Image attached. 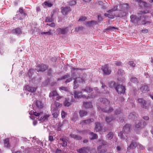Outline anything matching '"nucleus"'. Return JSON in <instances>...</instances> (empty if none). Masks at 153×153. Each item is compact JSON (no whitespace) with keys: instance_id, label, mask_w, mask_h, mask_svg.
Returning <instances> with one entry per match:
<instances>
[{"instance_id":"obj_1","label":"nucleus","mask_w":153,"mask_h":153,"mask_svg":"<svg viewBox=\"0 0 153 153\" xmlns=\"http://www.w3.org/2000/svg\"><path fill=\"white\" fill-rule=\"evenodd\" d=\"M143 13H149V12L147 10H145L143 12L142 11L140 12V13H138L137 15H131L130 16L131 21L134 23H137L143 16L142 15L143 14Z\"/></svg>"},{"instance_id":"obj_2","label":"nucleus","mask_w":153,"mask_h":153,"mask_svg":"<svg viewBox=\"0 0 153 153\" xmlns=\"http://www.w3.org/2000/svg\"><path fill=\"white\" fill-rule=\"evenodd\" d=\"M113 117L115 119H116L118 121V119L122 123L124 120V117H123V115L121 113V109L119 108L116 109L114 112Z\"/></svg>"},{"instance_id":"obj_3","label":"nucleus","mask_w":153,"mask_h":153,"mask_svg":"<svg viewBox=\"0 0 153 153\" xmlns=\"http://www.w3.org/2000/svg\"><path fill=\"white\" fill-rule=\"evenodd\" d=\"M94 90L95 91V92H93L90 95L86 96L84 94L82 95L81 94V98H82L86 99H88L90 98H94L97 95V94L99 93L98 89L97 87L94 88Z\"/></svg>"},{"instance_id":"obj_4","label":"nucleus","mask_w":153,"mask_h":153,"mask_svg":"<svg viewBox=\"0 0 153 153\" xmlns=\"http://www.w3.org/2000/svg\"><path fill=\"white\" fill-rule=\"evenodd\" d=\"M117 6L116 5L114 6L113 8L107 11L108 13V14L105 13V16L106 17H107L109 18L113 19L114 18V14H113V13L115 10H117Z\"/></svg>"},{"instance_id":"obj_5","label":"nucleus","mask_w":153,"mask_h":153,"mask_svg":"<svg viewBox=\"0 0 153 153\" xmlns=\"http://www.w3.org/2000/svg\"><path fill=\"white\" fill-rule=\"evenodd\" d=\"M125 74V73L123 70L121 69H120L118 70L117 72L118 77L117 80L120 82H123L124 79V76Z\"/></svg>"},{"instance_id":"obj_6","label":"nucleus","mask_w":153,"mask_h":153,"mask_svg":"<svg viewBox=\"0 0 153 153\" xmlns=\"http://www.w3.org/2000/svg\"><path fill=\"white\" fill-rule=\"evenodd\" d=\"M137 102L140 104L142 107L146 109L148 108L149 104L147 103V101L143 98H138L137 100Z\"/></svg>"},{"instance_id":"obj_7","label":"nucleus","mask_w":153,"mask_h":153,"mask_svg":"<svg viewBox=\"0 0 153 153\" xmlns=\"http://www.w3.org/2000/svg\"><path fill=\"white\" fill-rule=\"evenodd\" d=\"M115 90L118 94H123L125 92V87L121 85H118L116 87Z\"/></svg>"},{"instance_id":"obj_8","label":"nucleus","mask_w":153,"mask_h":153,"mask_svg":"<svg viewBox=\"0 0 153 153\" xmlns=\"http://www.w3.org/2000/svg\"><path fill=\"white\" fill-rule=\"evenodd\" d=\"M146 123L144 121L141 120L135 126V130H139L143 128L146 125Z\"/></svg>"},{"instance_id":"obj_9","label":"nucleus","mask_w":153,"mask_h":153,"mask_svg":"<svg viewBox=\"0 0 153 153\" xmlns=\"http://www.w3.org/2000/svg\"><path fill=\"white\" fill-rule=\"evenodd\" d=\"M36 70L37 71H44L47 69L48 67L46 65L41 64L37 65V66H36Z\"/></svg>"},{"instance_id":"obj_10","label":"nucleus","mask_w":153,"mask_h":153,"mask_svg":"<svg viewBox=\"0 0 153 153\" xmlns=\"http://www.w3.org/2000/svg\"><path fill=\"white\" fill-rule=\"evenodd\" d=\"M69 30L68 27L65 28H59L56 29V31L58 34H65L67 33Z\"/></svg>"},{"instance_id":"obj_11","label":"nucleus","mask_w":153,"mask_h":153,"mask_svg":"<svg viewBox=\"0 0 153 153\" xmlns=\"http://www.w3.org/2000/svg\"><path fill=\"white\" fill-rule=\"evenodd\" d=\"M126 134L124 132L123 133L122 131H120L118 133V135L121 139L123 140H125L126 142L127 143H128L130 140L129 138L127 137V135H126Z\"/></svg>"},{"instance_id":"obj_12","label":"nucleus","mask_w":153,"mask_h":153,"mask_svg":"<svg viewBox=\"0 0 153 153\" xmlns=\"http://www.w3.org/2000/svg\"><path fill=\"white\" fill-rule=\"evenodd\" d=\"M90 149L88 147H84L76 149L77 152L79 153H88Z\"/></svg>"},{"instance_id":"obj_13","label":"nucleus","mask_w":153,"mask_h":153,"mask_svg":"<svg viewBox=\"0 0 153 153\" xmlns=\"http://www.w3.org/2000/svg\"><path fill=\"white\" fill-rule=\"evenodd\" d=\"M102 69L104 74L106 75L110 74L111 72L110 68L107 65L103 67Z\"/></svg>"},{"instance_id":"obj_14","label":"nucleus","mask_w":153,"mask_h":153,"mask_svg":"<svg viewBox=\"0 0 153 153\" xmlns=\"http://www.w3.org/2000/svg\"><path fill=\"white\" fill-rule=\"evenodd\" d=\"M120 11H124L127 12L129 9V6L128 4H123L120 5Z\"/></svg>"},{"instance_id":"obj_15","label":"nucleus","mask_w":153,"mask_h":153,"mask_svg":"<svg viewBox=\"0 0 153 153\" xmlns=\"http://www.w3.org/2000/svg\"><path fill=\"white\" fill-rule=\"evenodd\" d=\"M33 106L34 107L36 106L37 108H42L43 107V105L42 102L38 100L34 101Z\"/></svg>"},{"instance_id":"obj_16","label":"nucleus","mask_w":153,"mask_h":153,"mask_svg":"<svg viewBox=\"0 0 153 153\" xmlns=\"http://www.w3.org/2000/svg\"><path fill=\"white\" fill-rule=\"evenodd\" d=\"M61 9L62 13L63 15H66L71 11L70 8L67 7H62Z\"/></svg>"},{"instance_id":"obj_17","label":"nucleus","mask_w":153,"mask_h":153,"mask_svg":"<svg viewBox=\"0 0 153 153\" xmlns=\"http://www.w3.org/2000/svg\"><path fill=\"white\" fill-rule=\"evenodd\" d=\"M11 32L13 33L18 35L22 33V31L20 28H17L15 29H13L11 30Z\"/></svg>"},{"instance_id":"obj_18","label":"nucleus","mask_w":153,"mask_h":153,"mask_svg":"<svg viewBox=\"0 0 153 153\" xmlns=\"http://www.w3.org/2000/svg\"><path fill=\"white\" fill-rule=\"evenodd\" d=\"M95 130L96 132L101 131L102 128V125L100 123H95Z\"/></svg>"},{"instance_id":"obj_19","label":"nucleus","mask_w":153,"mask_h":153,"mask_svg":"<svg viewBox=\"0 0 153 153\" xmlns=\"http://www.w3.org/2000/svg\"><path fill=\"white\" fill-rule=\"evenodd\" d=\"M100 101L105 106H108L110 104V101L107 99L101 98L100 99Z\"/></svg>"},{"instance_id":"obj_20","label":"nucleus","mask_w":153,"mask_h":153,"mask_svg":"<svg viewBox=\"0 0 153 153\" xmlns=\"http://www.w3.org/2000/svg\"><path fill=\"white\" fill-rule=\"evenodd\" d=\"M99 110H101V111L105 112L110 113L113 111V109L112 107H110L108 108H102L100 107L98 108Z\"/></svg>"},{"instance_id":"obj_21","label":"nucleus","mask_w":153,"mask_h":153,"mask_svg":"<svg viewBox=\"0 0 153 153\" xmlns=\"http://www.w3.org/2000/svg\"><path fill=\"white\" fill-rule=\"evenodd\" d=\"M130 126H131L129 124H127L123 128V131L126 134H127L130 131Z\"/></svg>"},{"instance_id":"obj_22","label":"nucleus","mask_w":153,"mask_h":153,"mask_svg":"<svg viewBox=\"0 0 153 153\" xmlns=\"http://www.w3.org/2000/svg\"><path fill=\"white\" fill-rule=\"evenodd\" d=\"M36 89V88L35 87H30L28 85H27L25 86V90H26L29 92L31 93L35 91Z\"/></svg>"},{"instance_id":"obj_23","label":"nucleus","mask_w":153,"mask_h":153,"mask_svg":"<svg viewBox=\"0 0 153 153\" xmlns=\"http://www.w3.org/2000/svg\"><path fill=\"white\" fill-rule=\"evenodd\" d=\"M82 80V79L80 77L76 78L74 82V86L73 88L74 89H76L79 87V85L78 83L79 82L78 81Z\"/></svg>"},{"instance_id":"obj_24","label":"nucleus","mask_w":153,"mask_h":153,"mask_svg":"<svg viewBox=\"0 0 153 153\" xmlns=\"http://www.w3.org/2000/svg\"><path fill=\"white\" fill-rule=\"evenodd\" d=\"M141 91L143 93H146L149 91V87L147 85L142 86L140 88Z\"/></svg>"},{"instance_id":"obj_25","label":"nucleus","mask_w":153,"mask_h":153,"mask_svg":"<svg viewBox=\"0 0 153 153\" xmlns=\"http://www.w3.org/2000/svg\"><path fill=\"white\" fill-rule=\"evenodd\" d=\"M136 146H137V143L135 142L132 141L130 146L128 147L127 150H129L131 149H133L135 148Z\"/></svg>"},{"instance_id":"obj_26","label":"nucleus","mask_w":153,"mask_h":153,"mask_svg":"<svg viewBox=\"0 0 153 153\" xmlns=\"http://www.w3.org/2000/svg\"><path fill=\"white\" fill-rule=\"evenodd\" d=\"M82 92L75 91L74 92V97L75 98H81Z\"/></svg>"},{"instance_id":"obj_27","label":"nucleus","mask_w":153,"mask_h":153,"mask_svg":"<svg viewBox=\"0 0 153 153\" xmlns=\"http://www.w3.org/2000/svg\"><path fill=\"white\" fill-rule=\"evenodd\" d=\"M128 117L130 120H135L137 117L136 114L134 112L130 113L128 116Z\"/></svg>"},{"instance_id":"obj_28","label":"nucleus","mask_w":153,"mask_h":153,"mask_svg":"<svg viewBox=\"0 0 153 153\" xmlns=\"http://www.w3.org/2000/svg\"><path fill=\"white\" fill-rule=\"evenodd\" d=\"M102 146L100 145L97 147L98 153H105L106 151L105 149H102Z\"/></svg>"},{"instance_id":"obj_29","label":"nucleus","mask_w":153,"mask_h":153,"mask_svg":"<svg viewBox=\"0 0 153 153\" xmlns=\"http://www.w3.org/2000/svg\"><path fill=\"white\" fill-rule=\"evenodd\" d=\"M93 119H90L88 120H84L82 121L81 123L82 125L89 124L93 121Z\"/></svg>"},{"instance_id":"obj_30","label":"nucleus","mask_w":153,"mask_h":153,"mask_svg":"<svg viewBox=\"0 0 153 153\" xmlns=\"http://www.w3.org/2000/svg\"><path fill=\"white\" fill-rule=\"evenodd\" d=\"M93 91V89L91 87L88 86H86L85 89H82V91H85L87 93H91Z\"/></svg>"},{"instance_id":"obj_31","label":"nucleus","mask_w":153,"mask_h":153,"mask_svg":"<svg viewBox=\"0 0 153 153\" xmlns=\"http://www.w3.org/2000/svg\"><path fill=\"white\" fill-rule=\"evenodd\" d=\"M102 85V89H104V90L102 91L104 94H108L109 93V91L107 90V88L106 86L102 82L101 83Z\"/></svg>"},{"instance_id":"obj_32","label":"nucleus","mask_w":153,"mask_h":153,"mask_svg":"<svg viewBox=\"0 0 153 153\" xmlns=\"http://www.w3.org/2000/svg\"><path fill=\"white\" fill-rule=\"evenodd\" d=\"M83 105L86 108H91L92 107L91 103L90 102H84L83 103Z\"/></svg>"},{"instance_id":"obj_33","label":"nucleus","mask_w":153,"mask_h":153,"mask_svg":"<svg viewBox=\"0 0 153 153\" xmlns=\"http://www.w3.org/2000/svg\"><path fill=\"white\" fill-rule=\"evenodd\" d=\"M16 16L15 17H14L13 18V19L14 20H15L16 17L19 20H22L23 18H24L26 16H23V15L20 14V13H18L16 15Z\"/></svg>"},{"instance_id":"obj_34","label":"nucleus","mask_w":153,"mask_h":153,"mask_svg":"<svg viewBox=\"0 0 153 153\" xmlns=\"http://www.w3.org/2000/svg\"><path fill=\"white\" fill-rule=\"evenodd\" d=\"M61 143L63 146L65 147L67 146V142L65 139L64 138H61L60 139Z\"/></svg>"},{"instance_id":"obj_35","label":"nucleus","mask_w":153,"mask_h":153,"mask_svg":"<svg viewBox=\"0 0 153 153\" xmlns=\"http://www.w3.org/2000/svg\"><path fill=\"white\" fill-rule=\"evenodd\" d=\"M64 104L66 107H68L71 105V103L68 98H66L64 102Z\"/></svg>"},{"instance_id":"obj_36","label":"nucleus","mask_w":153,"mask_h":153,"mask_svg":"<svg viewBox=\"0 0 153 153\" xmlns=\"http://www.w3.org/2000/svg\"><path fill=\"white\" fill-rule=\"evenodd\" d=\"M58 96V94L56 91H54L50 93L49 95L50 97H54Z\"/></svg>"},{"instance_id":"obj_37","label":"nucleus","mask_w":153,"mask_h":153,"mask_svg":"<svg viewBox=\"0 0 153 153\" xmlns=\"http://www.w3.org/2000/svg\"><path fill=\"white\" fill-rule=\"evenodd\" d=\"M98 137L97 135L93 132H91L90 133V138L91 140L94 139H97Z\"/></svg>"},{"instance_id":"obj_38","label":"nucleus","mask_w":153,"mask_h":153,"mask_svg":"<svg viewBox=\"0 0 153 153\" xmlns=\"http://www.w3.org/2000/svg\"><path fill=\"white\" fill-rule=\"evenodd\" d=\"M4 146L5 147L9 148L10 146L8 139H6L4 140Z\"/></svg>"},{"instance_id":"obj_39","label":"nucleus","mask_w":153,"mask_h":153,"mask_svg":"<svg viewBox=\"0 0 153 153\" xmlns=\"http://www.w3.org/2000/svg\"><path fill=\"white\" fill-rule=\"evenodd\" d=\"M71 136L72 138L76 140H80L82 139V137L81 136H78L73 134H71Z\"/></svg>"},{"instance_id":"obj_40","label":"nucleus","mask_w":153,"mask_h":153,"mask_svg":"<svg viewBox=\"0 0 153 153\" xmlns=\"http://www.w3.org/2000/svg\"><path fill=\"white\" fill-rule=\"evenodd\" d=\"M109 86L111 88H114L115 89L117 85L114 82H111L109 83Z\"/></svg>"},{"instance_id":"obj_41","label":"nucleus","mask_w":153,"mask_h":153,"mask_svg":"<svg viewBox=\"0 0 153 153\" xmlns=\"http://www.w3.org/2000/svg\"><path fill=\"white\" fill-rule=\"evenodd\" d=\"M49 116V115H45L41 117L40 118V120L43 121L47 120Z\"/></svg>"},{"instance_id":"obj_42","label":"nucleus","mask_w":153,"mask_h":153,"mask_svg":"<svg viewBox=\"0 0 153 153\" xmlns=\"http://www.w3.org/2000/svg\"><path fill=\"white\" fill-rule=\"evenodd\" d=\"M79 114L80 116L81 117H82L86 115L87 112V111H85L82 110L80 111Z\"/></svg>"},{"instance_id":"obj_43","label":"nucleus","mask_w":153,"mask_h":153,"mask_svg":"<svg viewBox=\"0 0 153 153\" xmlns=\"http://www.w3.org/2000/svg\"><path fill=\"white\" fill-rule=\"evenodd\" d=\"M127 12L124 11H120V12L118 14V16L119 17H122L125 16L127 13Z\"/></svg>"},{"instance_id":"obj_44","label":"nucleus","mask_w":153,"mask_h":153,"mask_svg":"<svg viewBox=\"0 0 153 153\" xmlns=\"http://www.w3.org/2000/svg\"><path fill=\"white\" fill-rule=\"evenodd\" d=\"M98 142L99 144L102 146L106 145V142L102 138H100L99 139Z\"/></svg>"},{"instance_id":"obj_45","label":"nucleus","mask_w":153,"mask_h":153,"mask_svg":"<svg viewBox=\"0 0 153 153\" xmlns=\"http://www.w3.org/2000/svg\"><path fill=\"white\" fill-rule=\"evenodd\" d=\"M115 120L113 117V116L111 117H107L105 118V120L108 123H109L112 120Z\"/></svg>"},{"instance_id":"obj_46","label":"nucleus","mask_w":153,"mask_h":153,"mask_svg":"<svg viewBox=\"0 0 153 153\" xmlns=\"http://www.w3.org/2000/svg\"><path fill=\"white\" fill-rule=\"evenodd\" d=\"M52 4L49 2L48 1H45L44 2V3L42 4V5L44 6V5H45L46 7H51L52 6Z\"/></svg>"},{"instance_id":"obj_47","label":"nucleus","mask_w":153,"mask_h":153,"mask_svg":"<svg viewBox=\"0 0 153 153\" xmlns=\"http://www.w3.org/2000/svg\"><path fill=\"white\" fill-rule=\"evenodd\" d=\"M19 13L23 14V16H26L27 15L26 13L24 11L22 7H20L19 9Z\"/></svg>"},{"instance_id":"obj_48","label":"nucleus","mask_w":153,"mask_h":153,"mask_svg":"<svg viewBox=\"0 0 153 153\" xmlns=\"http://www.w3.org/2000/svg\"><path fill=\"white\" fill-rule=\"evenodd\" d=\"M94 21H88L85 22V25L87 27L91 26L94 25Z\"/></svg>"},{"instance_id":"obj_49","label":"nucleus","mask_w":153,"mask_h":153,"mask_svg":"<svg viewBox=\"0 0 153 153\" xmlns=\"http://www.w3.org/2000/svg\"><path fill=\"white\" fill-rule=\"evenodd\" d=\"M113 133L112 132H109L106 136V137L109 140L111 139L113 137Z\"/></svg>"},{"instance_id":"obj_50","label":"nucleus","mask_w":153,"mask_h":153,"mask_svg":"<svg viewBox=\"0 0 153 153\" xmlns=\"http://www.w3.org/2000/svg\"><path fill=\"white\" fill-rule=\"evenodd\" d=\"M58 114L57 111L56 110H54L53 112H52V115L53 117L56 118L58 117Z\"/></svg>"},{"instance_id":"obj_51","label":"nucleus","mask_w":153,"mask_h":153,"mask_svg":"<svg viewBox=\"0 0 153 153\" xmlns=\"http://www.w3.org/2000/svg\"><path fill=\"white\" fill-rule=\"evenodd\" d=\"M130 81L131 82L135 83H137L139 82L137 78L135 77H132Z\"/></svg>"},{"instance_id":"obj_52","label":"nucleus","mask_w":153,"mask_h":153,"mask_svg":"<svg viewBox=\"0 0 153 153\" xmlns=\"http://www.w3.org/2000/svg\"><path fill=\"white\" fill-rule=\"evenodd\" d=\"M59 89L60 91H65L68 92L69 91V89L68 88L63 86L59 87Z\"/></svg>"},{"instance_id":"obj_53","label":"nucleus","mask_w":153,"mask_h":153,"mask_svg":"<svg viewBox=\"0 0 153 153\" xmlns=\"http://www.w3.org/2000/svg\"><path fill=\"white\" fill-rule=\"evenodd\" d=\"M70 76V75L69 74H66V75H65L64 76L60 78H58V81L62 79H65L66 78H68Z\"/></svg>"},{"instance_id":"obj_54","label":"nucleus","mask_w":153,"mask_h":153,"mask_svg":"<svg viewBox=\"0 0 153 153\" xmlns=\"http://www.w3.org/2000/svg\"><path fill=\"white\" fill-rule=\"evenodd\" d=\"M34 72V70L33 69H30L28 71V75L30 78H31L32 76V74Z\"/></svg>"},{"instance_id":"obj_55","label":"nucleus","mask_w":153,"mask_h":153,"mask_svg":"<svg viewBox=\"0 0 153 153\" xmlns=\"http://www.w3.org/2000/svg\"><path fill=\"white\" fill-rule=\"evenodd\" d=\"M41 33L42 34H47L48 35H50L52 34V33L51 32V30H49L48 32H41Z\"/></svg>"},{"instance_id":"obj_56","label":"nucleus","mask_w":153,"mask_h":153,"mask_svg":"<svg viewBox=\"0 0 153 153\" xmlns=\"http://www.w3.org/2000/svg\"><path fill=\"white\" fill-rule=\"evenodd\" d=\"M45 21L46 22H51L53 21V19L51 17H50V16H48L46 18Z\"/></svg>"},{"instance_id":"obj_57","label":"nucleus","mask_w":153,"mask_h":153,"mask_svg":"<svg viewBox=\"0 0 153 153\" xmlns=\"http://www.w3.org/2000/svg\"><path fill=\"white\" fill-rule=\"evenodd\" d=\"M139 5L141 6V7L143 8V7H145L146 5V3L143 1H141L139 2Z\"/></svg>"},{"instance_id":"obj_58","label":"nucleus","mask_w":153,"mask_h":153,"mask_svg":"<svg viewBox=\"0 0 153 153\" xmlns=\"http://www.w3.org/2000/svg\"><path fill=\"white\" fill-rule=\"evenodd\" d=\"M34 112L32 110H31L29 112V114L31 115V116L30 117V118L33 120L34 119V116H32L33 114H34Z\"/></svg>"},{"instance_id":"obj_59","label":"nucleus","mask_w":153,"mask_h":153,"mask_svg":"<svg viewBox=\"0 0 153 153\" xmlns=\"http://www.w3.org/2000/svg\"><path fill=\"white\" fill-rule=\"evenodd\" d=\"M63 123H59L58 125V127L56 129L57 131H60L61 130V128L63 126Z\"/></svg>"},{"instance_id":"obj_60","label":"nucleus","mask_w":153,"mask_h":153,"mask_svg":"<svg viewBox=\"0 0 153 153\" xmlns=\"http://www.w3.org/2000/svg\"><path fill=\"white\" fill-rule=\"evenodd\" d=\"M128 64L129 65L131 66H132V67H134L135 64L132 61H130L128 62Z\"/></svg>"},{"instance_id":"obj_61","label":"nucleus","mask_w":153,"mask_h":153,"mask_svg":"<svg viewBox=\"0 0 153 153\" xmlns=\"http://www.w3.org/2000/svg\"><path fill=\"white\" fill-rule=\"evenodd\" d=\"M137 147L141 150H143L144 149V147L141 144H138L137 145Z\"/></svg>"},{"instance_id":"obj_62","label":"nucleus","mask_w":153,"mask_h":153,"mask_svg":"<svg viewBox=\"0 0 153 153\" xmlns=\"http://www.w3.org/2000/svg\"><path fill=\"white\" fill-rule=\"evenodd\" d=\"M83 29V27L82 26L79 27H76L75 28V31L76 32H78L79 30H82Z\"/></svg>"},{"instance_id":"obj_63","label":"nucleus","mask_w":153,"mask_h":153,"mask_svg":"<svg viewBox=\"0 0 153 153\" xmlns=\"http://www.w3.org/2000/svg\"><path fill=\"white\" fill-rule=\"evenodd\" d=\"M67 115V113L65 112L64 111H62L61 113L62 117L64 118Z\"/></svg>"},{"instance_id":"obj_64","label":"nucleus","mask_w":153,"mask_h":153,"mask_svg":"<svg viewBox=\"0 0 153 153\" xmlns=\"http://www.w3.org/2000/svg\"><path fill=\"white\" fill-rule=\"evenodd\" d=\"M76 4V1L74 0L72 1L69 2V5L71 6L75 5Z\"/></svg>"}]
</instances>
